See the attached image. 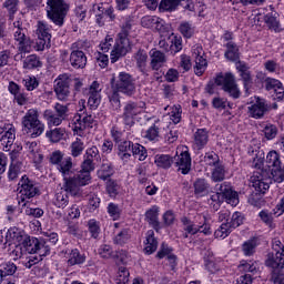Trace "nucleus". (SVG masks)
Masks as SVG:
<instances>
[{
    "label": "nucleus",
    "instance_id": "1",
    "mask_svg": "<svg viewBox=\"0 0 284 284\" xmlns=\"http://www.w3.org/2000/svg\"><path fill=\"white\" fill-rule=\"evenodd\" d=\"M94 160L91 158H85L82 162V170L74 169V163L71 162V175H69V183L67 186V192L71 196L81 197L83 196L82 187L85 185H90V181H92V176L90 173L94 170Z\"/></svg>",
    "mask_w": 284,
    "mask_h": 284
},
{
    "label": "nucleus",
    "instance_id": "2",
    "mask_svg": "<svg viewBox=\"0 0 284 284\" xmlns=\"http://www.w3.org/2000/svg\"><path fill=\"white\" fill-rule=\"evenodd\" d=\"M132 28H134V19L128 17L121 26L119 39L111 51V63H116L121 57H125L130 52V39L128 37L131 34Z\"/></svg>",
    "mask_w": 284,
    "mask_h": 284
},
{
    "label": "nucleus",
    "instance_id": "3",
    "mask_svg": "<svg viewBox=\"0 0 284 284\" xmlns=\"http://www.w3.org/2000/svg\"><path fill=\"white\" fill-rule=\"evenodd\" d=\"M50 163L57 165V170L62 176L61 190L68 192V183L70 181V175H72V158H63V152L54 151L50 155Z\"/></svg>",
    "mask_w": 284,
    "mask_h": 284
},
{
    "label": "nucleus",
    "instance_id": "4",
    "mask_svg": "<svg viewBox=\"0 0 284 284\" xmlns=\"http://www.w3.org/2000/svg\"><path fill=\"white\" fill-rule=\"evenodd\" d=\"M13 37L14 41H18V53L14 55V61H22L26 59V54L32 50L30 44V37H28V29L23 28V22H13Z\"/></svg>",
    "mask_w": 284,
    "mask_h": 284
},
{
    "label": "nucleus",
    "instance_id": "5",
    "mask_svg": "<svg viewBox=\"0 0 284 284\" xmlns=\"http://www.w3.org/2000/svg\"><path fill=\"white\" fill-rule=\"evenodd\" d=\"M22 125L27 130V134H30L32 139L41 136L45 130V125L39 120V111L37 109H30L22 118Z\"/></svg>",
    "mask_w": 284,
    "mask_h": 284
},
{
    "label": "nucleus",
    "instance_id": "6",
    "mask_svg": "<svg viewBox=\"0 0 284 284\" xmlns=\"http://www.w3.org/2000/svg\"><path fill=\"white\" fill-rule=\"evenodd\" d=\"M68 14V6L63 0H48L47 1V17L55 26H63Z\"/></svg>",
    "mask_w": 284,
    "mask_h": 284
},
{
    "label": "nucleus",
    "instance_id": "7",
    "mask_svg": "<svg viewBox=\"0 0 284 284\" xmlns=\"http://www.w3.org/2000/svg\"><path fill=\"white\" fill-rule=\"evenodd\" d=\"M18 192L20 194L18 203H23V207H26V203L30 201V199H34V196H39L41 191H39V186L34 183V181L30 180L28 175H23L18 183Z\"/></svg>",
    "mask_w": 284,
    "mask_h": 284
},
{
    "label": "nucleus",
    "instance_id": "8",
    "mask_svg": "<svg viewBox=\"0 0 284 284\" xmlns=\"http://www.w3.org/2000/svg\"><path fill=\"white\" fill-rule=\"evenodd\" d=\"M112 88L126 97H133L136 92V83L134 78L128 72H120L116 78L111 80Z\"/></svg>",
    "mask_w": 284,
    "mask_h": 284
},
{
    "label": "nucleus",
    "instance_id": "9",
    "mask_svg": "<svg viewBox=\"0 0 284 284\" xmlns=\"http://www.w3.org/2000/svg\"><path fill=\"white\" fill-rule=\"evenodd\" d=\"M215 84L222 87V90L226 92L232 99H240L241 90L239 89V84H236V79L232 73H220L215 78Z\"/></svg>",
    "mask_w": 284,
    "mask_h": 284
},
{
    "label": "nucleus",
    "instance_id": "10",
    "mask_svg": "<svg viewBox=\"0 0 284 284\" xmlns=\"http://www.w3.org/2000/svg\"><path fill=\"white\" fill-rule=\"evenodd\" d=\"M22 247L28 254H38L40 258L50 254V244L45 240H39L37 237H26L22 241Z\"/></svg>",
    "mask_w": 284,
    "mask_h": 284
},
{
    "label": "nucleus",
    "instance_id": "11",
    "mask_svg": "<svg viewBox=\"0 0 284 284\" xmlns=\"http://www.w3.org/2000/svg\"><path fill=\"white\" fill-rule=\"evenodd\" d=\"M70 109L65 104L55 103L54 112L52 110H45L43 116L49 125H61L65 119H68Z\"/></svg>",
    "mask_w": 284,
    "mask_h": 284
},
{
    "label": "nucleus",
    "instance_id": "12",
    "mask_svg": "<svg viewBox=\"0 0 284 284\" xmlns=\"http://www.w3.org/2000/svg\"><path fill=\"white\" fill-rule=\"evenodd\" d=\"M70 75L60 74L54 81V92L59 101H68L70 97Z\"/></svg>",
    "mask_w": 284,
    "mask_h": 284
},
{
    "label": "nucleus",
    "instance_id": "13",
    "mask_svg": "<svg viewBox=\"0 0 284 284\" xmlns=\"http://www.w3.org/2000/svg\"><path fill=\"white\" fill-rule=\"evenodd\" d=\"M215 192L222 195V199L226 201L233 207L239 205V193L232 190V186L227 182L215 185Z\"/></svg>",
    "mask_w": 284,
    "mask_h": 284
},
{
    "label": "nucleus",
    "instance_id": "14",
    "mask_svg": "<svg viewBox=\"0 0 284 284\" xmlns=\"http://www.w3.org/2000/svg\"><path fill=\"white\" fill-rule=\"evenodd\" d=\"M143 112V106L136 102H129L124 106L123 121L129 128L134 125V118Z\"/></svg>",
    "mask_w": 284,
    "mask_h": 284
},
{
    "label": "nucleus",
    "instance_id": "15",
    "mask_svg": "<svg viewBox=\"0 0 284 284\" xmlns=\"http://www.w3.org/2000/svg\"><path fill=\"white\" fill-rule=\"evenodd\" d=\"M267 112H270V105L261 98H257L255 103L248 106V114L252 119H263Z\"/></svg>",
    "mask_w": 284,
    "mask_h": 284
},
{
    "label": "nucleus",
    "instance_id": "16",
    "mask_svg": "<svg viewBox=\"0 0 284 284\" xmlns=\"http://www.w3.org/2000/svg\"><path fill=\"white\" fill-rule=\"evenodd\" d=\"M266 267H271V270H277L278 272H284V247L282 252L268 253L267 258L265 261Z\"/></svg>",
    "mask_w": 284,
    "mask_h": 284
},
{
    "label": "nucleus",
    "instance_id": "17",
    "mask_svg": "<svg viewBox=\"0 0 284 284\" xmlns=\"http://www.w3.org/2000/svg\"><path fill=\"white\" fill-rule=\"evenodd\" d=\"M99 82L94 81L89 89L88 105L91 110H97L101 104V89Z\"/></svg>",
    "mask_w": 284,
    "mask_h": 284
},
{
    "label": "nucleus",
    "instance_id": "18",
    "mask_svg": "<svg viewBox=\"0 0 284 284\" xmlns=\"http://www.w3.org/2000/svg\"><path fill=\"white\" fill-rule=\"evenodd\" d=\"M175 165L178 172H181V174H190V170H192V158L190 156V152L184 151L178 155Z\"/></svg>",
    "mask_w": 284,
    "mask_h": 284
},
{
    "label": "nucleus",
    "instance_id": "19",
    "mask_svg": "<svg viewBox=\"0 0 284 284\" xmlns=\"http://www.w3.org/2000/svg\"><path fill=\"white\" fill-rule=\"evenodd\" d=\"M69 61L75 70H83L88 65V57L79 49L71 52Z\"/></svg>",
    "mask_w": 284,
    "mask_h": 284
},
{
    "label": "nucleus",
    "instance_id": "20",
    "mask_svg": "<svg viewBox=\"0 0 284 284\" xmlns=\"http://www.w3.org/2000/svg\"><path fill=\"white\" fill-rule=\"evenodd\" d=\"M150 59L151 70L159 71L160 68L168 63V57L165 55V53L156 49H152L150 51Z\"/></svg>",
    "mask_w": 284,
    "mask_h": 284
},
{
    "label": "nucleus",
    "instance_id": "21",
    "mask_svg": "<svg viewBox=\"0 0 284 284\" xmlns=\"http://www.w3.org/2000/svg\"><path fill=\"white\" fill-rule=\"evenodd\" d=\"M201 52H203V48H201V47H196L193 52V54L195 57L194 72L197 77H202V74L207 69V60L205 58H203Z\"/></svg>",
    "mask_w": 284,
    "mask_h": 284
},
{
    "label": "nucleus",
    "instance_id": "22",
    "mask_svg": "<svg viewBox=\"0 0 284 284\" xmlns=\"http://www.w3.org/2000/svg\"><path fill=\"white\" fill-rule=\"evenodd\" d=\"M14 139H17V133L12 128L1 133L0 143L3 152H10V148L14 145Z\"/></svg>",
    "mask_w": 284,
    "mask_h": 284
},
{
    "label": "nucleus",
    "instance_id": "23",
    "mask_svg": "<svg viewBox=\"0 0 284 284\" xmlns=\"http://www.w3.org/2000/svg\"><path fill=\"white\" fill-rule=\"evenodd\" d=\"M270 180H264L258 175V173L251 176L252 187H254L255 193L265 194L270 190Z\"/></svg>",
    "mask_w": 284,
    "mask_h": 284
},
{
    "label": "nucleus",
    "instance_id": "24",
    "mask_svg": "<svg viewBox=\"0 0 284 284\" xmlns=\"http://www.w3.org/2000/svg\"><path fill=\"white\" fill-rule=\"evenodd\" d=\"M145 221L149 223V225H152L155 232L161 230V223L159 222V206L153 205L145 212Z\"/></svg>",
    "mask_w": 284,
    "mask_h": 284
},
{
    "label": "nucleus",
    "instance_id": "25",
    "mask_svg": "<svg viewBox=\"0 0 284 284\" xmlns=\"http://www.w3.org/2000/svg\"><path fill=\"white\" fill-rule=\"evenodd\" d=\"M207 141H210V134L206 129H197L193 135V144L197 150H203L207 145Z\"/></svg>",
    "mask_w": 284,
    "mask_h": 284
},
{
    "label": "nucleus",
    "instance_id": "26",
    "mask_svg": "<svg viewBox=\"0 0 284 284\" xmlns=\"http://www.w3.org/2000/svg\"><path fill=\"white\" fill-rule=\"evenodd\" d=\"M112 174H114V166H112V162H110V160L103 159L102 164L98 171V178L101 179V181H108Z\"/></svg>",
    "mask_w": 284,
    "mask_h": 284
},
{
    "label": "nucleus",
    "instance_id": "27",
    "mask_svg": "<svg viewBox=\"0 0 284 284\" xmlns=\"http://www.w3.org/2000/svg\"><path fill=\"white\" fill-rule=\"evenodd\" d=\"M144 252L145 254H154L159 247V241H156V237H154V232L152 230H149L146 232V240L144 242Z\"/></svg>",
    "mask_w": 284,
    "mask_h": 284
},
{
    "label": "nucleus",
    "instance_id": "28",
    "mask_svg": "<svg viewBox=\"0 0 284 284\" xmlns=\"http://www.w3.org/2000/svg\"><path fill=\"white\" fill-rule=\"evenodd\" d=\"M195 196H205L210 192V183L203 178H199L193 183Z\"/></svg>",
    "mask_w": 284,
    "mask_h": 284
},
{
    "label": "nucleus",
    "instance_id": "29",
    "mask_svg": "<svg viewBox=\"0 0 284 284\" xmlns=\"http://www.w3.org/2000/svg\"><path fill=\"white\" fill-rule=\"evenodd\" d=\"M265 89L268 91L274 90V92L277 94V99H283L284 97L283 83L276 79L267 78L265 80Z\"/></svg>",
    "mask_w": 284,
    "mask_h": 284
},
{
    "label": "nucleus",
    "instance_id": "30",
    "mask_svg": "<svg viewBox=\"0 0 284 284\" xmlns=\"http://www.w3.org/2000/svg\"><path fill=\"white\" fill-rule=\"evenodd\" d=\"M67 263L69 267H72L74 265H83V263H85V255L81 254L78 248H73L68 254Z\"/></svg>",
    "mask_w": 284,
    "mask_h": 284
},
{
    "label": "nucleus",
    "instance_id": "31",
    "mask_svg": "<svg viewBox=\"0 0 284 284\" xmlns=\"http://www.w3.org/2000/svg\"><path fill=\"white\" fill-rule=\"evenodd\" d=\"M133 59L135 60L136 67L139 68L140 72H145V68H148V51L143 49H139Z\"/></svg>",
    "mask_w": 284,
    "mask_h": 284
},
{
    "label": "nucleus",
    "instance_id": "32",
    "mask_svg": "<svg viewBox=\"0 0 284 284\" xmlns=\"http://www.w3.org/2000/svg\"><path fill=\"white\" fill-rule=\"evenodd\" d=\"M226 51L224 53L225 59H227V61H233L236 62L239 61L241 54L239 53V45H236V43L234 42H227L225 44Z\"/></svg>",
    "mask_w": 284,
    "mask_h": 284
},
{
    "label": "nucleus",
    "instance_id": "33",
    "mask_svg": "<svg viewBox=\"0 0 284 284\" xmlns=\"http://www.w3.org/2000/svg\"><path fill=\"white\" fill-rule=\"evenodd\" d=\"M78 122L75 123V130L83 131L85 128H93L97 125V120L92 116V114H85L82 118L80 116Z\"/></svg>",
    "mask_w": 284,
    "mask_h": 284
},
{
    "label": "nucleus",
    "instance_id": "34",
    "mask_svg": "<svg viewBox=\"0 0 284 284\" xmlns=\"http://www.w3.org/2000/svg\"><path fill=\"white\" fill-rule=\"evenodd\" d=\"M23 59L24 60H23L22 68L24 70H34V69L41 68V65H43V63L41 62L39 57H37V54H31V55L26 57V53H24Z\"/></svg>",
    "mask_w": 284,
    "mask_h": 284
},
{
    "label": "nucleus",
    "instance_id": "35",
    "mask_svg": "<svg viewBox=\"0 0 284 284\" xmlns=\"http://www.w3.org/2000/svg\"><path fill=\"white\" fill-rule=\"evenodd\" d=\"M154 163L158 168H162L163 170H168L172 168V163H174V158L168 154H156L154 158Z\"/></svg>",
    "mask_w": 284,
    "mask_h": 284
},
{
    "label": "nucleus",
    "instance_id": "36",
    "mask_svg": "<svg viewBox=\"0 0 284 284\" xmlns=\"http://www.w3.org/2000/svg\"><path fill=\"white\" fill-rule=\"evenodd\" d=\"M132 148H134V143L131 141H123L119 144V155L122 161H128L132 156Z\"/></svg>",
    "mask_w": 284,
    "mask_h": 284
},
{
    "label": "nucleus",
    "instance_id": "37",
    "mask_svg": "<svg viewBox=\"0 0 284 284\" xmlns=\"http://www.w3.org/2000/svg\"><path fill=\"white\" fill-rule=\"evenodd\" d=\"M26 150L33 156L34 163L43 161V154L39 153V144L37 142H26Z\"/></svg>",
    "mask_w": 284,
    "mask_h": 284
},
{
    "label": "nucleus",
    "instance_id": "38",
    "mask_svg": "<svg viewBox=\"0 0 284 284\" xmlns=\"http://www.w3.org/2000/svg\"><path fill=\"white\" fill-rule=\"evenodd\" d=\"M45 134L52 143H59V141H63V139H65V130L63 128H55L48 131Z\"/></svg>",
    "mask_w": 284,
    "mask_h": 284
},
{
    "label": "nucleus",
    "instance_id": "39",
    "mask_svg": "<svg viewBox=\"0 0 284 284\" xmlns=\"http://www.w3.org/2000/svg\"><path fill=\"white\" fill-rule=\"evenodd\" d=\"M131 239L132 234H130V230L123 229L114 236L113 243H115V245H125Z\"/></svg>",
    "mask_w": 284,
    "mask_h": 284
},
{
    "label": "nucleus",
    "instance_id": "40",
    "mask_svg": "<svg viewBox=\"0 0 284 284\" xmlns=\"http://www.w3.org/2000/svg\"><path fill=\"white\" fill-rule=\"evenodd\" d=\"M211 179L214 181V183H221V181H225V166H223V164H215Z\"/></svg>",
    "mask_w": 284,
    "mask_h": 284
},
{
    "label": "nucleus",
    "instance_id": "41",
    "mask_svg": "<svg viewBox=\"0 0 284 284\" xmlns=\"http://www.w3.org/2000/svg\"><path fill=\"white\" fill-rule=\"evenodd\" d=\"M181 4V0H161L160 10L162 12H174Z\"/></svg>",
    "mask_w": 284,
    "mask_h": 284
},
{
    "label": "nucleus",
    "instance_id": "42",
    "mask_svg": "<svg viewBox=\"0 0 284 284\" xmlns=\"http://www.w3.org/2000/svg\"><path fill=\"white\" fill-rule=\"evenodd\" d=\"M256 239H251L247 240L246 242L243 243L242 245V251L245 256H254L256 252Z\"/></svg>",
    "mask_w": 284,
    "mask_h": 284
},
{
    "label": "nucleus",
    "instance_id": "43",
    "mask_svg": "<svg viewBox=\"0 0 284 284\" xmlns=\"http://www.w3.org/2000/svg\"><path fill=\"white\" fill-rule=\"evenodd\" d=\"M37 34L39 39H49L52 41V33H50V26L45 22H38Z\"/></svg>",
    "mask_w": 284,
    "mask_h": 284
},
{
    "label": "nucleus",
    "instance_id": "44",
    "mask_svg": "<svg viewBox=\"0 0 284 284\" xmlns=\"http://www.w3.org/2000/svg\"><path fill=\"white\" fill-rule=\"evenodd\" d=\"M232 233V226L230 222H224L221 226L214 232L215 239H227Z\"/></svg>",
    "mask_w": 284,
    "mask_h": 284
},
{
    "label": "nucleus",
    "instance_id": "45",
    "mask_svg": "<svg viewBox=\"0 0 284 284\" xmlns=\"http://www.w3.org/2000/svg\"><path fill=\"white\" fill-rule=\"evenodd\" d=\"M264 23H266L270 30L281 32V22H278V19H276V17H274L272 13H267L266 16H264Z\"/></svg>",
    "mask_w": 284,
    "mask_h": 284
},
{
    "label": "nucleus",
    "instance_id": "46",
    "mask_svg": "<svg viewBox=\"0 0 284 284\" xmlns=\"http://www.w3.org/2000/svg\"><path fill=\"white\" fill-rule=\"evenodd\" d=\"M266 165L267 168H281V155L276 151H271L266 155Z\"/></svg>",
    "mask_w": 284,
    "mask_h": 284
},
{
    "label": "nucleus",
    "instance_id": "47",
    "mask_svg": "<svg viewBox=\"0 0 284 284\" xmlns=\"http://www.w3.org/2000/svg\"><path fill=\"white\" fill-rule=\"evenodd\" d=\"M68 192L64 191V192H58L55 194V201H54V205L57 207H61L62 210L64 207H68V203H70V196H68Z\"/></svg>",
    "mask_w": 284,
    "mask_h": 284
},
{
    "label": "nucleus",
    "instance_id": "48",
    "mask_svg": "<svg viewBox=\"0 0 284 284\" xmlns=\"http://www.w3.org/2000/svg\"><path fill=\"white\" fill-rule=\"evenodd\" d=\"M130 281V271L124 266H120L115 276L116 284H128Z\"/></svg>",
    "mask_w": 284,
    "mask_h": 284
},
{
    "label": "nucleus",
    "instance_id": "49",
    "mask_svg": "<svg viewBox=\"0 0 284 284\" xmlns=\"http://www.w3.org/2000/svg\"><path fill=\"white\" fill-rule=\"evenodd\" d=\"M71 150V156H81L83 154V150H85V145L83 144V141L81 139H77L74 142L70 145Z\"/></svg>",
    "mask_w": 284,
    "mask_h": 284
},
{
    "label": "nucleus",
    "instance_id": "50",
    "mask_svg": "<svg viewBox=\"0 0 284 284\" xmlns=\"http://www.w3.org/2000/svg\"><path fill=\"white\" fill-rule=\"evenodd\" d=\"M135 159H139V161H145L148 159V151L145 150V146L135 143L134 146H132V153Z\"/></svg>",
    "mask_w": 284,
    "mask_h": 284
},
{
    "label": "nucleus",
    "instance_id": "51",
    "mask_svg": "<svg viewBox=\"0 0 284 284\" xmlns=\"http://www.w3.org/2000/svg\"><path fill=\"white\" fill-rule=\"evenodd\" d=\"M258 216L261 221H263L265 225H267V227H270L271 230H274V227H276V225L274 224V215L272 214V212L263 210L258 213Z\"/></svg>",
    "mask_w": 284,
    "mask_h": 284
},
{
    "label": "nucleus",
    "instance_id": "52",
    "mask_svg": "<svg viewBox=\"0 0 284 284\" xmlns=\"http://www.w3.org/2000/svg\"><path fill=\"white\" fill-rule=\"evenodd\" d=\"M179 31L185 39H192L194 36V27H192V23L190 22H182L179 27Z\"/></svg>",
    "mask_w": 284,
    "mask_h": 284
},
{
    "label": "nucleus",
    "instance_id": "53",
    "mask_svg": "<svg viewBox=\"0 0 284 284\" xmlns=\"http://www.w3.org/2000/svg\"><path fill=\"white\" fill-rule=\"evenodd\" d=\"M264 136L267 141H272V139H276L278 134V129L274 124H266L263 129Z\"/></svg>",
    "mask_w": 284,
    "mask_h": 284
},
{
    "label": "nucleus",
    "instance_id": "54",
    "mask_svg": "<svg viewBox=\"0 0 284 284\" xmlns=\"http://www.w3.org/2000/svg\"><path fill=\"white\" fill-rule=\"evenodd\" d=\"M159 21V17L156 16H145L141 19V26L143 28H149L150 30H154V26Z\"/></svg>",
    "mask_w": 284,
    "mask_h": 284
},
{
    "label": "nucleus",
    "instance_id": "55",
    "mask_svg": "<svg viewBox=\"0 0 284 284\" xmlns=\"http://www.w3.org/2000/svg\"><path fill=\"white\" fill-rule=\"evenodd\" d=\"M271 174H272V179H273V181H275V183H283L284 166L281 168V165H280V166H275L274 169H271Z\"/></svg>",
    "mask_w": 284,
    "mask_h": 284
},
{
    "label": "nucleus",
    "instance_id": "56",
    "mask_svg": "<svg viewBox=\"0 0 284 284\" xmlns=\"http://www.w3.org/2000/svg\"><path fill=\"white\" fill-rule=\"evenodd\" d=\"M21 168H23V164H10L9 172H8L9 181H14L19 178Z\"/></svg>",
    "mask_w": 284,
    "mask_h": 284
},
{
    "label": "nucleus",
    "instance_id": "57",
    "mask_svg": "<svg viewBox=\"0 0 284 284\" xmlns=\"http://www.w3.org/2000/svg\"><path fill=\"white\" fill-rule=\"evenodd\" d=\"M88 225L92 239H99V234L101 232V226H99V222L97 220H90L88 222Z\"/></svg>",
    "mask_w": 284,
    "mask_h": 284
},
{
    "label": "nucleus",
    "instance_id": "58",
    "mask_svg": "<svg viewBox=\"0 0 284 284\" xmlns=\"http://www.w3.org/2000/svg\"><path fill=\"white\" fill-rule=\"evenodd\" d=\"M159 132L160 129L156 124H153L152 126H150L146 132H145V139H148L149 141H158L159 140Z\"/></svg>",
    "mask_w": 284,
    "mask_h": 284
},
{
    "label": "nucleus",
    "instance_id": "59",
    "mask_svg": "<svg viewBox=\"0 0 284 284\" xmlns=\"http://www.w3.org/2000/svg\"><path fill=\"white\" fill-rule=\"evenodd\" d=\"M23 85L29 92H32V90H37V88H39V80H37L36 77H27L23 80Z\"/></svg>",
    "mask_w": 284,
    "mask_h": 284
},
{
    "label": "nucleus",
    "instance_id": "60",
    "mask_svg": "<svg viewBox=\"0 0 284 284\" xmlns=\"http://www.w3.org/2000/svg\"><path fill=\"white\" fill-rule=\"evenodd\" d=\"M18 6H19V0H7L3 3V7L7 8L9 14H10V19H12V17H14V13L17 12V10H19Z\"/></svg>",
    "mask_w": 284,
    "mask_h": 284
},
{
    "label": "nucleus",
    "instance_id": "61",
    "mask_svg": "<svg viewBox=\"0 0 284 284\" xmlns=\"http://www.w3.org/2000/svg\"><path fill=\"white\" fill-rule=\"evenodd\" d=\"M108 213L113 221H119V219H121V209L114 203L108 205Z\"/></svg>",
    "mask_w": 284,
    "mask_h": 284
},
{
    "label": "nucleus",
    "instance_id": "62",
    "mask_svg": "<svg viewBox=\"0 0 284 284\" xmlns=\"http://www.w3.org/2000/svg\"><path fill=\"white\" fill-rule=\"evenodd\" d=\"M202 221H199V216L195 217L194 222H191L190 225L185 226L184 230L187 234H199V230H201Z\"/></svg>",
    "mask_w": 284,
    "mask_h": 284
},
{
    "label": "nucleus",
    "instance_id": "63",
    "mask_svg": "<svg viewBox=\"0 0 284 284\" xmlns=\"http://www.w3.org/2000/svg\"><path fill=\"white\" fill-rule=\"evenodd\" d=\"M212 105L215 110H225L227 106L232 108L227 100L219 97L212 100Z\"/></svg>",
    "mask_w": 284,
    "mask_h": 284
},
{
    "label": "nucleus",
    "instance_id": "64",
    "mask_svg": "<svg viewBox=\"0 0 284 284\" xmlns=\"http://www.w3.org/2000/svg\"><path fill=\"white\" fill-rule=\"evenodd\" d=\"M271 278L274 284H284V272L272 270Z\"/></svg>",
    "mask_w": 284,
    "mask_h": 284
}]
</instances>
